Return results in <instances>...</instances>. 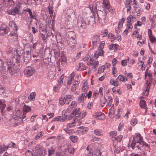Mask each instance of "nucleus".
<instances>
[{"mask_svg":"<svg viewBox=\"0 0 156 156\" xmlns=\"http://www.w3.org/2000/svg\"><path fill=\"white\" fill-rule=\"evenodd\" d=\"M4 61L6 65L7 71L12 75L13 73H16L19 71V68L17 66L20 65L19 64L21 56L20 55H16V65L13 64L10 59L8 57H4Z\"/></svg>","mask_w":156,"mask_h":156,"instance_id":"f257e3e1","label":"nucleus"},{"mask_svg":"<svg viewBox=\"0 0 156 156\" xmlns=\"http://www.w3.org/2000/svg\"><path fill=\"white\" fill-rule=\"evenodd\" d=\"M67 41L70 46L71 48L73 49L75 47L76 44V42L75 40L76 36L75 33L73 31H70L67 32Z\"/></svg>","mask_w":156,"mask_h":156,"instance_id":"f03ea898","label":"nucleus"},{"mask_svg":"<svg viewBox=\"0 0 156 156\" xmlns=\"http://www.w3.org/2000/svg\"><path fill=\"white\" fill-rule=\"evenodd\" d=\"M132 142L138 143L140 145H142L144 147H146V149L147 151L150 150V146L143 141V137L139 133L135 134V135L134 136Z\"/></svg>","mask_w":156,"mask_h":156,"instance_id":"7ed1b4c3","label":"nucleus"},{"mask_svg":"<svg viewBox=\"0 0 156 156\" xmlns=\"http://www.w3.org/2000/svg\"><path fill=\"white\" fill-rule=\"evenodd\" d=\"M97 15L98 18L95 17L97 19L96 20L97 23H101L103 24L105 22L107 15V13L105 9H103L102 10L100 9L99 11H98Z\"/></svg>","mask_w":156,"mask_h":156,"instance_id":"20e7f679","label":"nucleus"},{"mask_svg":"<svg viewBox=\"0 0 156 156\" xmlns=\"http://www.w3.org/2000/svg\"><path fill=\"white\" fill-rule=\"evenodd\" d=\"M102 4V3L101 2H97L96 3H94L90 5L89 6V9H90L91 12H92L93 13L94 12H95L96 11H99L101 9H100L101 8L103 9H104Z\"/></svg>","mask_w":156,"mask_h":156,"instance_id":"39448f33","label":"nucleus"},{"mask_svg":"<svg viewBox=\"0 0 156 156\" xmlns=\"http://www.w3.org/2000/svg\"><path fill=\"white\" fill-rule=\"evenodd\" d=\"M80 114L81 112L80 111V108H75L73 112H71V113H70L69 116L71 119L72 117H74V118H76L77 119L80 120Z\"/></svg>","mask_w":156,"mask_h":156,"instance_id":"423d86ee","label":"nucleus"},{"mask_svg":"<svg viewBox=\"0 0 156 156\" xmlns=\"http://www.w3.org/2000/svg\"><path fill=\"white\" fill-rule=\"evenodd\" d=\"M77 104L75 101H73L71 102V104L68 107L66 110H64L62 112V115H65V113L66 114L67 113H70L73 112Z\"/></svg>","mask_w":156,"mask_h":156,"instance_id":"0eeeda50","label":"nucleus"},{"mask_svg":"<svg viewBox=\"0 0 156 156\" xmlns=\"http://www.w3.org/2000/svg\"><path fill=\"white\" fill-rule=\"evenodd\" d=\"M77 25L79 31L80 32H82L87 27L86 24L84 21V20L80 18L78 19L77 22Z\"/></svg>","mask_w":156,"mask_h":156,"instance_id":"6e6552de","label":"nucleus"},{"mask_svg":"<svg viewBox=\"0 0 156 156\" xmlns=\"http://www.w3.org/2000/svg\"><path fill=\"white\" fill-rule=\"evenodd\" d=\"M35 72V69L30 66L26 67L25 69L24 73L27 76H30L33 75Z\"/></svg>","mask_w":156,"mask_h":156,"instance_id":"1a4fd4ad","label":"nucleus"},{"mask_svg":"<svg viewBox=\"0 0 156 156\" xmlns=\"http://www.w3.org/2000/svg\"><path fill=\"white\" fill-rule=\"evenodd\" d=\"M100 37L98 35L94 36L92 38V47L94 48L97 47L100 42Z\"/></svg>","mask_w":156,"mask_h":156,"instance_id":"9d476101","label":"nucleus"},{"mask_svg":"<svg viewBox=\"0 0 156 156\" xmlns=\"http://www.w3.org/2000/svg\"><path fill=\"white\" fill-rule=\"evenodd\" d=\"M8 39L9 41L11 43H14L17 41L18 37L16 33L12 32L8 35Z\"/></svg>","mask_w":156,"mask_h":156,"instance_id":"9b49d317","label":"nucleus"},{"mask_svg":"<svg viewBox=\"0 0 156 156\" xmlns=\"http://www.w3.org/2000/svg\"><path fill=\"white\" fill-rule=\"evenodd\" d=\"M102 4L104 7L108 9L109 12H113L114 8L111 7L109 0H103Z\"/></svg>","mask_w":156,"mask_h":156,"instance_id":"f8f14e48","label":"nucleus"},{"mask_svg":"<svg viewBox=\"0 0 156 156\" xmlns=\"http://www.w3.org/2000/svg\"><path fill=\"white\" fill-rule=\"evenodd\" d=\"M138 143L132 142L131 144L129 145V147L132 148L133 150H134L137 152H140L141 151V149L140 146Z\"/></svg>","mask_w":156,"mask_h":156,"instance_id":"ddd939ff","label":"nucleus"},{"mask_svg":"<svg viewBox=\"0 0 156 156\" xmlns=\"http://www.w3.org/2000/svg\"><path fill=\"white\" fill-rule=\"evenodd\" d=\"M9 31V28L5 24H2L0 27V35L4 36Z\"/></svg>","mask_w":156,"mask_h":156,"instance_id":"4468645a","label":"nucleus"},{"mask_svg":"<svg viewBox=\"0 0 156 156\" xmlns=\"http://www.w3.org/2000/svg\"><path fill=\"white\" fill-rule=\"evenodd\" d=\"M103 88L101 87L94 90L93 94V98L102 97L103 96Z\"/></svg>","mask_w":156,"mask_h":156,"instance_id":"2eb2a0df","label":"nucleus"},{"mask_svg":"<svg viewBox=\"0 0 156 156\" xmlns=\"http://www.w3.org/2000/svg\"><path fill=\"white\" fill-rule=\"evenodd\" d=\"M74 121L72 123L67 124V127H69V128L73 127L76 126H79L81 124L82 122L81 120L77 119L76 118H74Z\"/></svg>","mask_w":156,"mask_h":156,"instance_id":"dca6fc26","label":"nucleus"},{"mask_svg":"<svg viewBox=\"0 0 156 156\" xmlns=\"http://www.w3.org/2000/svg\"><path fill=\"white\" fill-rule=\"evenodd\" d=\"M94 118L98 120H103L105 118V115L101 112H96L93 115Z\"/></svg>","mask_w":156,"mask_h":156,"instance_id":"f3484780","label":"nucleus"},{"mask_svg":"<svg viewBox=\"0 0 156 156\" xmlns=\"http://www.w3.org/2000/svg\"><path fill=\"white\" fill-rule=\"evenodd\" d=\"M96 20V18H95V16L94 15L92 16H91L90 17H88L87 18H85L84 20L87 25H89L90 22H91L92 23L97 22Z\"/></svg>","mask_w":156,"mask_h":156,"instance_id":"a211bd4d","label":"nucleus"},{"mask_svg":"<svg viewBox=\"0 0 156 156\" xmlns=\"http://www.w3.org/2000/svg\"><path fill=\"white\" fill-rule=\"evenodd\" d=\"M25 11L28 12L30 15V23L32 22L33 21V19H35L36 20V13L34 12H32L31 10L29 8H27L24 10Z\"/></svg>","mask_w":156,"mask_h":156,"instance_id":"6ab92c4d","label":"nucleus"},{"mask_svg":"<svg viewBox=\"0 0 156 156\" xmlns=\"http://www.w3.org/2000/svg\"><path fill=\"white\" fill-rule=\"evenodd\" d=\"M99 64V62L98 61H95L90 58L89 60V62L87 63V65L88 66L93 65V68L96 69Z\"/></svg>","mask_w":156,"mask_h":156,"instance_id":"aec40b11","label":"nucleus"},{"mask_svg":"<svg viewBox=\"0 0 156 156\" xmlns=\"http://www.w3.org/2000/svg\"><path fill=\"white\" fill-rule=\"evenodd\" d=\"M103 50L98 49L94 53L93 57L96 59H98L99 56L103 55Z\"/></svg>","mask_w":156,"mask_h":156,"instance_id":"412c9836","label":"nucleus"},{"mask_svg":"<svg viewBox=\"0 0 156 156\" xmlns=\"http://www.w3.org/2000/svg\"><path fill=\"white\" fill-rule=\"evenodd\" d=\"M20 8L19 7H15L13 9L8 11L7 13L9 15H14L16 14H19Z\"/></svg>","mask_w":156,"mask_h":156,"instance_id":"4be33fe9","label":"nucleus"},{"mask_svg":"<svg viewBox=\"0 0 156 156\" xmlns=\"http://www.w3.org/2000/svg\"><path fill=\"white\" fill-rule=\"evenodd\" d=\"M65 23L67 25L68 27H70L73 25L72 19L69 15H68L65 20Z\"/></svg>","mask_w":156,"mask_h":156,"instance_id":"5701e85b","label":"nucleus"},{"mask_svg":"<svg viewBox=\"0 0 156 156\" xmlns=\"http://www.w3.org/2000/svg\"><path fill=\"white\" fill-rule=\"evenodd\" d=\"M14 3L13 0H3V6L9 7L13 5Z\"/></svg>","mask_w":156,"mask_h":156,"instance_id":"b1692460","label":"nucleus"},{"mask_svg":"<svg viewBox=\"0 0 156 156\" xmlns=\"http://www.w3.org/2000/svg\"><path fill=\"white\" fill-rule=\"evenodd\" d=\"M24 48L26 51L27 54L29 56V58L31 52L33 51V50H32V48L31 47L30 44H27L25 45Z\"/></svg>","mask_w":156,"mask_h":156,"instance_id":"393cba45","label":"nucleus"},{"mask_svg":"<svg viewBox=\"0 0 156 156\" xmlns=\"http://www.w3.org/2000/svg\"><path fill=\"white\" fill-rule=\"evenodd\" d=\"M78 132L81 134H84L86 133L88 130V128L86 127L80 126L78 128Z\"/></svg>","mask_w":156,"mask_h":156,"instance_id":"a878e982","label":"nucleus"},{"mask_svg":"<svg viewBox=\"0 0 156 156\" xmlns=\"http://www.w3.org/2000/svg\"><path fill=\"white\" fill-rule=\"evenodd\" d=\"M132 2V1L131 0H126L124 2L125 7L127 8L126 10L127 12L130 11L131 9V7L130 6V4Z\"/></svg>","mask_w":156,"mask_h":156,"instance_id":"bb28decb","label":"nucleus"},{"mask_svg":"<svg viewBox=\"0 0 156 156\" xmlns=\"http://www.w3.org/2000/svg\"><path fill=\"white\" fill-rule=\"evenodd\" d=\"M4 63L2 60L0 59V75L5 72V68L3 66Z\"/></svg>","mask_w":156,"mask_h":156,"instance_id":"cd10ccee","label":"nucleus"},{"mask_svg":"<svg viewBox=\"0 0 156 156\" xmlns=\"http://www.w3.org/2000/svg\"><path fill=\"white\" fill-rule=\"evenodd\" d=\"M75 75V73L73 72L69 75L67 82L68 85H69L71 83L72 81L74 79Z\"/></svg>","mask_w":156,"mask_h":156,"instance_id":"c85d7f7f","label":"nucleus"},{"mask_svg":"<svg viewBox=\"0 0 156 156\" xmlns=\"http://www.w3.org/2000/svg\"><path fill=\"white\" fill-rule=\"evenodd\" d=\"M88 88L89 87L86 81L84 82L82 85V90L85 93Z\"/></svg>","mask_w":156,"mask_h":156,"instance_id":"c756f323","label":"nucleus"},{"mask_svg":"<svg viewBox=\"0 0 156 156\" xmlns=\"http://www.w3.org/2000/svg\"><path fill=\"white\" fill-rule=\"evenodd\" d=\"M132 34L133 35H135L134 37L136 38L138 40H140L142 38V35L139 34L138 30L133 31Z\"/></svg>","mask_w":156,"mask_h":156,"instance_id":"7c9ffc66","label":"nucleus"},{"mask_svg":"<svg viewBox=\"0 0 156 156\" xmlns=\"http://www.w3.org/2000/svg\"><path fill=\"white\" fill-rule=\"evenodd\" d=\"M71 98H59V103L60 104L62 105H64L65 103L68 104L69 102L68 101V99L69 100V99Z\"/></svg>","mask_w":156,"mask_h":156,"instance_id":"2f4dec72","label":"nucleus"},{"mask_svg":"<svg viewBox=\"0 0 156 156\" xmlns=\"http://www.w3.org/2000/svg\"><path fill=\"white\" fill-rule=\"evenodd\" d=\"M76 69L77 70H79L81 71L86 70V67L83 63H80L76 67Z\"/></svg>","mask_w":156,"mask_h":156,"instance_id":"473e14b6","label":"nucleus"},{"mask_svg":"<svg viewBox=\"0 0 156 156\" xmlns=\"http://www.w3.org/2000/svg\"><path fill=\"white\" fill-rule=\"evenodd\" d=\"M103 141L102 140L101 138H99L98 137H94L90 141L91 144L95 143H101Z\"/></svg>","mask_w":156,"mask_h":156,"instance_id":"72a5a7b5","label":"nucleus"},{"mask_svg":"<svg viewBox=\"0 0 156 156\" xmlns=\"http://www.w3.org/2000/svg\"><path fill=\"white\" fill-rule=\"evenodd\" d=\"M101 156H108L107 151L105 150L103 145H101Z\"/></svg>","mask_w":156,"mask_h":156,"instance_id":"f704fd0d","label":"nucleus"},{"mask_svg":"<svg viewBox=\"0 0 156 156\" xmlns=\"http://www.w3.org/2000/svg\"><path fill=\"white\" fill-rule=\"evenodd\" d=\"M6 105L4 101H2L0 99V109H1V112L2 114L3 113V111L5 108Z\"/></svg>","mask_w":156,"mask_h":156,"instance_id":"c9c22d12","label":"nucleus"},{"mask_svg":"<svg viewBox=\"0 0 156 156\" xmlns=\"http://www.w3.org/2000/svg\"><path fill=\"white\" fill-rule=\"evenodd\" d=\"M140 105L142 108H144L145 112H147V107L146 105V101L144 100H141L140 101Z\"/></svg>","mask_w":156,"mask_h":156,"instance_id":"e433bc0d","label":"nucleus"},{"mask_svg":"<svg viewBox=\"0 0 156 156\" xmlns=\"http://www.w3.org/2000/svg\"><path fill=\"white\" fill-rule=\"evenodd\" d=\"M136 20V18L133 16L130 15L127 18V23H131L132 22H133Z\"/></svg>","mask_w":156,"mask_h":156,"instance_id":"4c0bfd02","label":"nucleus"},{"mask_svg":"<svg viewBox=\"0 0 156 156\" xmlns=\"http://www.w3.org/2000/svg\"><path fill=\"white\" fill-rule=\"evenodd\" d=\"M110 83L111 84L115 86H117L119 85V81L116 79L115 80H114L113 79H111L110 80Z\"/></svg>","mask_w":156,"mask_h":156,"instance_id":"58836bf2","label":"nucleus"},{"mask_svg":"<svg viewBox=\"0 0 156 156\" xmlns=\"http://www.w3.org/2000/svg\"><path fill=\"white\" fill-rule=\"evenodd\" d=\"M69 138L70 140L73 143L77 142L78 140V137L76 136H71Z\"/></svg>","mask_w":156,"mask_h":156,"instance_id":"ea45409f","label":"nucleus"},{"mask_svg":"<svg viewBox=\"0 0 156 156\" xmlns=\"http://www.w3.org/2000/svg\"><path fill=\"white\" fill-rule=\"evenodd\" d=\"M55 73L54 71H50L48 73V78L50 80L54 79L55 77Z\"/></svg>","mask_w":156,"mask_h":156,"instance_id":"a19ab883","label":"nucleus"},{"mask_svg":"<svg viewBox=\"0 0 156 156\" xmlns=\"http://www.w3.org/2000/svg\"><path fill=\"white\" fill-rule=\"evenodd\" d=\"M48 156H54L55 154V150L54 148L51 147L48 149Z\"/></svg>","mask_w":156,"mask_h":156,"instance_id":"79ce46f5","label":"nucleus"},{"mask_svg":"<svg viewBox=\"0 0 156 156\" xmlns=\"http://www.w3.org/2000/svg\"><path fill=\"white\" fill-rule=\"evenodd\" d=\"M9 25L13 30H17V26L14 21H10L9 22Z\"/></svg>","mask_w":156,"mask_h":156,"instance_id":"37998d69","label":"nucleus"},{"mask_svg":"<svg viewBox=\"0 0 156 156\" xmlns=\"http://www.w3.org/2000/svg\"><path fill=\"white\" fill-rule=\"evenodd\" d=\"M64 115V117H62L60 116V119L59 120V121L60 122H63L67 118L68 119H69V120L70 119H71L69 116V115H68L66 114H65V115Z\"/></svg>","mask_w":156,"mask_h":156,"instance_id":"c03bdc74","label":"nucleus"},{"mask_svg":"<svg viewBox=\"0 0 156 156\" xmlns=\"http://www.w3.org/2000/svg\"><path fill=\"white\" fill-rule=\"evenodd\" d=\"M64 130L67 133L69 134V135H70L74 133V130L70 128L67 127L66 129H64Z\"/></svg>","mask_w":156,"mask_h":156,"instance_id":"a18cd8bd","label":"nucleus"},{"mask_svg":"<svg viewBox=\"0 0 156 156\" xmlns=\"http://www.w3.org/2000/svg\"><path fill=\"white\" fill-rule=\"evenodd\" d=\"M116 79L118 81H119L120 82H125V77L124 76L122 75H119L117 78Z\"/></svg>","mask_w":156,"mask_h":156,"instance_id":"49530a36","label":"nucleus"},{"mask_svg":"<svg viewBox=\"0 0 156 156\" xmlns=\"http://www.w3.org/2000/svg\"><path fill=\"white\" fill-rule=\"evenodd\" d=\"M86 156H92L93 155V150H91L90 151L89 150L88 147L87 148V151L86 152Z\"/></svg>","mask_w":156,"mask_h":156,"instance_id":"de8ad7c7","label":"nucleus"},{"mask_svg":"<svg viewBox=\"0 0 156 156\" xmlns=\"http://www.w3.org/2000/svg\"><path fill=\"white\" fill-rule=\"evenodd\" d=\"M94 132V134L97 136H101L102 135V131L101 130L96 129Z\"/></svg>","mask_w":156,"mask_h":156,"instance_id":"09e8293b","label":"nucleus"},{"mask_svg":"<svg viewBox=\"0 0 156 156\" xmlns=\"http://www.w3.org/2000/svg\"><path fill=\"white\" fill-rule=\"evenodd\" d=\"M150 85L149 84V83L148 84L147 86V88L146 89V90L144 91V93H143L144 94V96L145 97H148V95H149V90L148 89L150 87Z\"/></svg>","mask_w":156,"mask_h":156,"instance_id":"8fccbe9b","label":"nucleus"},{"mask_svg":"<svg viewBox=\"0 0 156 156\" xmlns=\"http://www.w3.org/2000/svg\"><path fill=\"white\" fill-rule=\"evenodd\" d=\"M44 133L43 131H41L37 133L36 135L35 139L36 140L41 138L43 135Z\"/></svg>","mask_w":156,"mask_h":156,"instance_id":"3c124183","label":"nucleus"},{"mask_svg":"<svg viewBox=\"0 0 156 156\" xmlns=\"http://www.w3.org/2000/svg\"><path fill=\"white\" fill-rule=\"evenodd\" d=\"M129 57H128L127 59L122 60L121 62L122 66H126L129 62Z\"/></svg>","mask_w":156,"mask_h":156,"instance_id":"603ef678","label":"nucleus"},{"mask_svg":"<svg viewBox=\"0 0 156 156\" xmlns=\"http://www.w3.org/2000/svg\"><path fill=\"white\" fill-rule=\"evenodd\" d=\"M31 110L30 108L26 105H25L23 107V112L27 113Z\"/></svg>","mask_w":156,"mask_h":156,"instance_id":"864d4df0","label":"nucleus"},{"mask_svg":"<svg viewBox=\"0 0 156 156\" xmlns=\"http://www.w3.org/2000/svg\"><path fill=\"white\" fill-rule=\"evenodd\" d=\"M105 68V66H101L99 67L98 70V73H101L104 72Z\"/></svg>","mask_w":156,"mask_h":156,"instance_id":"5fc2aeb1","label":"nucleus"},{"mask_svg":"<svg viewBox=\"0 0 156 156\" xmlns=\"http://www.w3.org/2000/svg\"><path fill=\"white\" fill-rule=\"evenodd\" d=\"M90 58L89 55L88 54H87L83 58V60L85 62L87 65V63L88 62H89Z\"/></svg>","mask_w":156,"mask_h":156,"instance_id":"6e6d98bb","label":"nucleus"},{"mask_svg":"<svg viewBox=\"0 0 156 156\" xmlns=\"http://www.w3.org/2000/svg\"><path fill=\"white\" fill-rule=\"evenodd\" d=\"M101 146L97 150L94 154V156H101Z\"/></svg>","mask_w":156,"mask_h":156,"instance_id":"4d7b16f0","label":"nucleus"},{"mask_svg":"<svg viewBox=\"0 0 156 156\" xmlns=\"http://www.w3.org/2000/svg\"><path fill=\"white\" fill-rule=\"evenodd\" d=\"M48 10L49 14H50V17L51 18L53 17L54 18V15L53 16V10L52 7L49 6L48 7Z\"/></svg>","mask_w":156,"mask_h":156,"instance_id":"13d9d810","label":"nucleus"},{"mask_svg":"<svg viewBox=\"0 0 156 156\" xmlns=\"http://www.w3.org/2000/svg\"><path fill=\"white\" fill-rule=\"evenodd\" d=\"M37 153L39 154V155L41 156H44L45 154V151L44 149H41L40 150L39 152H37Z\"/></svg>","mask_w":156,"mask_h":156,"instance_id":"bf43d9fd","label":"nucleus"},{"mask_svg":"<svg viewBox=\"0 0 156 156\" xmlns=\"http://www.w3.org/2000/svg\"><path fill=\"white\" fill-rule=\"evenodd\" d=\"M107 101L106 98H101V107H103Z\"/></svg>","mask_w":156,"mask_h":156,"instance_id":"052dcab7","label":"nucleus"},{"mask_svg":"<svg viewBox=\"0 0 156 156\" xmlns=\"http://www.w3.org/2000/svg\"><path fill=\"white\" fill-rule=\"evenodd\" d=\"M108 38L111 40V41H113L115 40L114 35L111 33H109L108 35Z\"/></svg>","mask_w":156,"mask_h":156,"instance_id":"680f3d73","label":"nucleus"},{"mask_svg":"<svg viewBox=\"0 0 156 156\" xmlns=\"http://www.w3.org/2000/svg\"><path fill=\"white\" fill-rule=\"evenodd\" d=\"M154 15L151 14L150 15L149 17V20L150 22H152V23H154Z\"/></svg>","mask_w":156,"mask_h":156,"instance_id":"e2e57ef3","label":"nucleus"},{"mask_svg":"<svg viewBox=\"0 0 156 156\" xmlns=\"http://www.w3.org/2000/svg\"><path fill=\"white\" fill-rule=\"evenodd\" d=\"M137 120L136 118H133L132 119L131 121V125L134 126H135L137 123Z\"/></svg>","mask_w":156,"mask_h":156,"instance_id":"0e129e2a","label":"nucleus"},{"mask_svg":"<svg viewBox=\"0 0 156 156\" xmlns=\"http://www.w3.org/2000/svg\"><path fill=\"white\" fill-rule=\"evenodd\" d=\"M133 28V26L132 23H128L126 24V28L129 30V32L132 31V29Z\"/></svg>","mask_w":156,"mask_h":156,"instance_id":"69168bd1","label":"nucleus"},{"mask_svg":"<svg viewBox=\"0 0 156 156\" xmlns=\"http://www.w3.org/2000/svg\"><path fill=\"white\" fill-rule=\"evenodd\" d=\"M149 37L151 43H153L156 42V38L154 35L150 36Z\"/></svg>","mask_w":156,"mask_h":156,"instance_id":"338daca9","label":"nucleus"},{"mask_svg":"<svg viewBox=\"0 0 156 156\" xmlns=\"http://www.w3.org/2000/svg\"><path fill=\"white\" fill-rule=\"evenodd\" d=\"M25 156H34L32 151L28 150L25 153Z\"/></svg>","mask_w":156,"mask_h":156,"instance_id":"774afa93","label":"nucleus"}]
</instances>
